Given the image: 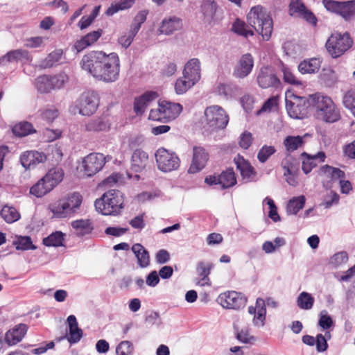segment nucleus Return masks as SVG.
Listing matches in <instances>:
<instances>
[{"label": "nucleus", "instance_id": "nucleus-25", "mask_svg": "<svg viewBox=\"0 0 355 355\" xmlns=\"http://www.w3.org/2000/svg\"><path fill=\"white\" fill-rule=\"evenodd\" d=\"M234 162L237 169L245 182L255 180L256 172L248 161L238 156L236 158H234Z\"/></svg>", "mask_w": 355, "mask_h": 355}, {"label": "nucleus", "instance_id": "nucleus-43", "mask_svg": "<svg viewBox=\"0 0 355 355\" xmlns=\"http://www.w3.org/2000/svg\"><path fill=\"white\" fill-rule=\"evenodd\" d=\"M306 198L304 196L294 197L287 205L286 211L289 214H296L304 206Z\"/></svg>", "mask_w": 355, "mask_h": 355}, {"label": "nucleus", "instance_id": "nucleus-54", "mask_svg": "<svg viewBox=\"0 0 355 355\" xmlns=\"http://www.w3.org/2000/svg\"><path fill=\"white\" fill-rule=\"evenodd\" d=\"M213 265L209 262L200 261L197 264L196 270L198 274L202 277V280H209L208 275Z\"/></svg>", "mask_w": 355, "mask_h": 355}, {"label": "nucleus", "instance_id": "nucleus-48", "mask_svg": "<svg viewBox=\"0 0 355 355\" xmlns=\"http://www.w3.org/2000/svg\"><path fill=\"white\" fill-rule=\"evenodd\" d=\"M304 144L303 138L300 136H288L284 141V144L288 151L292 152L301 147Z\"/></svg>", "mask_w": 355, "mask_h": 355}, {"label": "nucleus", "instance_id": "nucleus-29", "mask_svg": "<svg viewBox=\"0 0 355 355\" xmlns=\"http://www.w3.org/2000/svg\"><path fill=\"white\" fill-rule=\"evenodd\" d=\"M103 31L102 29H98L97 31L87 33L86 35L75 42L73 48L76 50L77 52H80L81 51L97 42V40L103 35Z\"/></svg>", "mask_w": 355, "mask_h": 355}, {"label": "nucleus", "instance_id": "nucleus-11", "mask_svg": "<svg viewBox=\"0 0 355 355\" xmlns=\"http://www.w3.org/2000/svg\"><path fill=\"white\" fill-rule=\"evenodd\" d=\"M105 162L103 154L92 153L82 159L80 170L86 177H92L102 170Z\"/></svg>", "mask_w": 355, "mask_h": 355}, {"label": "nucleus", "instance_id": "nucleus-37", "mask_svg": "<svg viewBox=\"0 0 355 355\" xmlns=\"http://www.w3.org/2000/svg\"><path fill=\"white\" fill-rule=\"evenodd\" d=\"M135 0H118L113 2L105 11L107 16H112L115 13L128 9L132 6Z\"/></svg>", "mask_w": 355, "mask_h": 355}, {"label": "nucleus", "instance_id": "nucleus-21", "mask_svg": "<svg viewBox=\"0 0 355 355\" xmlns=\"http://www.w3.org/2000/svg\"><path fill=\"white\" fill-rule=\"evenodd\" d=\"M20 162L22 166L26 169L35 168L37 164L43 163L46 159L44 153L37 150H28L24 152L20 155Z\"/></svg>", "mask_w": 355, "mask_h": 355}, {"label": "nucleus", "instance_id": "nucleus-58", "mask_svg": "<svg viewBox=\"0 0 355 355\" xmlns=\"http://www.w3.org/2000/svg\"><path fill=\"white\" fill-rule=\"evenodd\" d=\"M343 105L355 116V92H347L345 94Z\"/></svg>", "mask_w": 355, "mask_h": 355}, {"label": "nucleus", "instance_id": "nucleus-3", "mask_svg": "<svg viewBox=\"0 0 355 355\" xmlns=\"http://www.w3.org/2000/svg\"><path fill=\"white\" fill-rule=\"evenodd\" d=\"M310 101L317 119L327 123H334L340 119V110L330 97L315 94L310 96Z\"/></svg>", "mask_w": 355, "mask_h": 355}, {"label": "nucleus", "instance_id": "nucleus-26", "mask_svg": "<svg viewBox=\"0 0 355 355\" xmlns=\"http://www.w3.org/2000/svg\"><path fill=\"white\" fill-rule=\"evenodd\" d=\"M30 60L28 52L24 49H16L8 51L0 57V66H6L10 62L28 61Z\"/></svg>", "mask_w": 355, "mask_h": 355}, {"label": "nucleus", "instance_id": "nucleus-27", "mask_svg": "<svg viewBox=\"0 0 355 355\" xmlns=\"http://www.w3.org/2000/svg\"><path fill=\"white\" fill-rule=\"evenodd\" d=\"M28 327L25 324L16 325L13 329L6 332L5 336L6 343L9 345H15L19 343L25 336Z\"/></svg>", "mask_w": 355, "mask_h": 355}, {"label": "nucleus", "instance_id": "nucleus-17", "mask_svg": "<svg viewBox=\"0 0 355 355\" xmlns=\"http://www.w3.org/2000/svg\"><path fill=\"white\" fill-rule=\"evenodd\" d=\"M208 185L220 184L222 189L233 187L236 183V178L233 168H227L223 171L219 175H209L205 180Z\"/></svg>", "mask_w": 355, "mask_h": 355}, {"label": "nucleus", "instance_id": "nucleus-61", "mask_svg": "<svg viewBox=\"0 0 355 355\" xmlns=\"http://www.w3.org/2000/svg\"><path fill=\"white\" fill-rule=\"evenodd\" d=\"M177 70L176 64L173 62H169L164 65L160 69V76L162 78H168L173 76Z\"/></svg>", "mask_w": 355, "mask_h": 355}, {"label": "nucleus", "instance_id": "nucleus-55", "mask_svg": "<svg viewBox=\"0 0 355 355\" xmlns=\"http://www.w3.org/2000/svg\"><path fill=\"white\" fill-rule=\"evenodd\" d=\"M234 329L236 332V338L241 343L248 344L254 340V338L250 334L248 328L246 327L239 329L237 327H234Z\"/></svg>", "mask_w": 355, "mask_h": 355}, {"label": "nucleus", "instance_id": "nucleus-32", "mask_svg": "<svg viewBox=\"0 0 355 355\" xmlns=\"http://www.w3.org/2000/svg\"><path fill=\"white\" fill-rule=\"evenodd\" d=\"M149 162L148 154L141 150L137 149L134 151L131 159V168L135 172H140L146 168Z\"/></svg>", "mask_w": 355, "mask_h": 355}, {"label": "nucleus", "instance_id": "nucleus-56", "mask_svg": "<svg viewBox=\"0 0 355 355\" xmlns=\"http://www.w3.org/2000/svg\"><path fill=\"white\" fill-rule=\"evenodd\" d=\"M133 345L128 340L121 341L116 347V355H132Z\"/></svg>", "mask_w": 355, "mask_h": 355}, {"label": "nucleus", "instance_id": "nucleus-40", "mask_svg": "<svg viewBox=\"0 0 355 355\" xmlns=\"http://www.w3.org/2000/svg\"><path fill=\"white\" fill-rule=\"evenodd\" d=\"M71 226L76 230L78 236H84L92 232V223L89 220H76L71 223Z\"/></svg>", "mask_w": 355, "mask_h": 355}, {"label": "nucleus", "instance_id": "nucleus-47", "mask_svg": "<svg viewBox=\"0 0 355 355\" xmlns=\"http://www.w3.org/2000/svg\"><path fill=\"white\" fill-rule=\"evenodd\" d=\"M63 54L62 49H55L50 53L44 60L42 64L46 68H50L60 62Z\"/></svg>", "mask_w": 355, "mask_h": 355}, {"label": "nucleus", "instance_id": "nucleus-12", "mask_svg": "<svg viewBox=\"0 0 355 355\" xmlns=\"http://www.w3.org/2000/svg\"><path fill=\"white\" fill-rule=\"evenodd\" d=\"M182 111V106L178 103L159 100L157 108V121L168 123L176 119Z\"/></svg>", "mask_w": 355, "mask_h": 355}, {"label": "nucleus", "instance_id": "nucleus-59", "mask_svg": "<svg viewBox=\"0 0 355 355\" xmlns=\"http://www.w3.org/2000/svg\"><path fill=\"white\" fill-rule=\"evenodd\" d=\"M284 81L288 84L300 85L301 83L295 76L292 71L287 67L283 65L282 68Z\"/></svg>", "mask_w": 355, "mask_h": 355}, {"label": "nucleus", "instance_id": "nucleus-4", "mask_svg": "<svg viewBox=\"0 0 355 355\" xmlns=\"http://www.w3.org/2000/svg\"><path fill=\"white\" fill-rule=\"evenodd\" d=\"M248 24L268 41L273 30V22L270 13L261 6L252 7L247 15Z\"/></svg>", "mask_w": 355, "mask_h": 355}, {"label": "nucleus", "instance_id": "nucleus-50", "mask_svg": "<svg viewBox=\"0 0 355 355\" xmlns=\"http://www.w3.org/2000/svg\"><path fill=\"white\" fill-rule=\"evenodd\" d=\"M320 79L328 87H331L337 81V76L331 68H324L320 75Z\"/></svg>", "mask_w": 355, "mask_h": 355}, {"label": "nucleus", "instance_id": "nucleus-52", "mask_svg": "<svg viewBox=\"0 0 355 355\" xmlns=\"http://www.w3.org/2000/svg\"><path fill=\"white\" fill-rule=\"evenodd\" d=\"M232 31L242 36L248 37V36L253 35V31L248 29L245 22L237 19L232 26Z\"/></svg>", "mask_w": 355, "mask_h": 355}, {"label": "nucleus", "instance_id": "nucleus-18", "mask_svg": "<svg viewBox=\"0 0 355 355\" xmlns=\"http://www.w3.org/2000/svg\"><path fill=\"white\" fill-rule=\"evenodd\" d=\"M319 175L322 178L323 187L326 189H331V183L339 179L344 178L345 173L338 168L326 164L320 167Z\"/></svg>", "mask_w": 355, "mask_h": 355}, {"label": "nucleus", "instance_id": "nucleus-51", "mask_svg": "<svg viewBox=\"0 0 355 355\" xmlns=\"http://www.w3.org/2000/svg\"><path fill=\"white\" fill-rule=\"evenodd\" d=\"M17 250H35L36 247L33 244L30 236H19L17 241H14Z\"/></svg>", "mask_w": 355, "mask_h": 355}, {"label": "nucleus", "instance_id": "nucleus-57", "mask_svg": "<svg viewBox=\"0 0 355 355\" xmlns=\"http://www.w3.org/2000/svg\"><path fill=\"white\" fill-rule=\"evenodd\" d=\"M275 152L276 150L274 146L265 145L259 150L257 158L260 162L264 163Z\"/></svg>", "mask_w": 355, "mask_h": 355}, {"label": "nucleus", "instance_id": "nucleus-42", "mask_svg": "<svg viewBox=\"0 0 355 355\" xmlns=\"http://www.w3.org/2000/svg\"><path fill=\"white\" fill-rule=\"evenodd\" d=\"M64 240V234L60 231L53 232L49 236L43 239V244L47 247L62 246Z\"/></svg>", "mask_w": 355, "mask_h": 355}, {"label": "nucleus", "instance_id": "nucleus-60", "mask_svg": "<svg viewBox=\"0 0 355 355\" xmlns=\"http://www.w3.org/2000/svg\"><path fill=\"white\" fill-rule=\"evenodd\" d=\"M318 325L323 329H328L333 325L332 318L328 315L326 310H322L320 313Z\"/></svg>", "mask_w": 355, "mask_h": 355}, {"label": "nucleus", "instance_id": "nucleus-16", "mask_svg": "<svg viewBox=\"0 0 355 355\" xmlns=\"http://www.w3.org/2000/svg\"><path fill=\"white\" fill-rule=\"evenodd\" d=\"M180 159L172 153L165 148L157 150V166L163 172H170L179 167Z\"/></svg>", "mask_w": 355, "mask_h": 355}, {"label": "nucleus", "instance_id": "nucleus-14", "mask_svg": "<svg viewBox=\"0 0 355 355\" xmlns=\"http://www.w3.org/2000/svg\"><path fill=\"white\" fill-rule=\"evenodd\" d=\"M311 105L310 99L304 97L292 96L291 99L286 98V108L288 115L293 119H302L307 114V108Z\"/></svg>", "mask_w": 355, "mask_h": 355}, {"label": "nucleus", "instance_id": "nucleus-53", "mask_svg": "<svg viewBox=\"0 0 355 355\" xmlns=\"http://www.w3.org/2000/svg\"><path fill=\"white\" fill-rule=\"evenodd\" d=\"M340 197L334 191H330L327 193L324 198L322 202L320 204V206L324 207L325 209H329L333 205H338L339 202Z\"/></svg>", "mask_w": 355, "mask_h": 355}, {"label": "nucleus", "instance_id": "nucleus-6", "mask_svg": "<svg viewBox=\"0 0 355 355\" xmlns=\"http://www.w3.org/2000/svg\"><path fill=\"white\" fill-rule=\"evenodd\" d=\"M204 128L213 132L226 128L229 122V116L223 108L218 105H212L205 110Z\"/></svg>", "mask_w": 355, "mask_h": 355}, {"label": "nucleus", "instance_id": "nucleus-23", "mask_svg": "<svg viewBox=\"0 0 355 355\" xmlns=\"http://www.w3.org/2000/svg\"><path fill=\"white\" fill-rule=\"evenodd\" d=\"M289 12L291 16L302 17L309 23L316 24V17L311 11L306 9L300 0H292L291 1Z\"/></svg>", "mask_w": 355, "mask_h": 355}, {"label": "nucleus", "instance_id": "nucleus-63", "mask_svg": "<svg viewBox=\"0 0 355 355\" xmlns=\"http://www.w3.org/2000/svg\"><path fill=\"white\" fill-rule=\"evenodd\" d=\"M252 141V134L249 132H245L241 135L239 145L244 149H248Z\"/></svg>", "mask_w": 355, "mask_h": 355}, {"label": "nucleus", "instance_id": "nucleus-64", "mask_svg": "<svg viewBox=\"0 0 355 355\" xmlns=\"http://www.w3.org/2000/svg\"><path fill=\"white\" fill-rule=\"evenodd\" d=\"M343 153L349 159H355V141L343 147Z\"/></svg>", "mask_w": 355, "mask_h": 355}, {"label": "nucleus", "instance_id": "nucleus-8", "mask_svg": "<svg viewBox=\"0 0 355 355\" xmlns=\"http://www.w3.org/2000/svg\"><path fill=\"white\" fill-rule=\"evenodd\" d=\"M352 43L349 33H335L328 39L326 48L331 56L336 58L346 52L352 46Z\"/></svg>", "mask_w": 355, "mask_h": 355}, {"label": "nucleus", "instance_id": "nucleus-19", "mask_svg": "<svg viewBox=\"0 0 355 355\" xmlns=\"http://www.w3.org/2000/svg\"><path fill=\"white\" fill-rule=\"evenodd\" d=\"M257 81L260 87L267 89L269 87H277L280 85V80L277 77L272 68L268 67H261L257 74Z\"/></svg>", "mask_w": 355, "mask_h": 355}, {"label": "nucleus", "instance_id": "nucleus-44", "mask_svg": "<svg viewBox=\"0 0 355 355\" xmlns=\"http://www.w3.org/2000/svg\"><path fill=\"white\" fill-rule=\"evenodd\" d=\"M315 300L313 297L307 292H302L297 298V305L301 309L309 310L312 309Z\"/></svg>", "mask_w": 355, "mask_h": 355}, {"label": "nucleus", "instance_id": "nucleus-38", "mask_svg": "<svg viewBox=\"0 0 355 355\" xmlns=\"http://www.w3.org/2000/svg\"><path fill=\"white\" fill-rule=\"evenodd\" d=\"M12 132L17 137H23L36 132V130L32 123L22 121L14 125Z\"/></svg>", "mask_w": 355, "mask_h": 355}, {"label": "nucleus", "instance_id": "nucleus-28", "mask_svg": "<svg viewBox=\"0 0 355 355\" xmlns=\"http://www.w3.org/2000/svg\"><path fill=\"white\" fill-rule=\"evenodd\" d=\"M155 98V92L148 91L136 97L134 101V112L137 115H142L146 107Z\"/></svg>", "mask_w": 355, "mask_h": 355}, {"label": "nucleus", "instance_id": "nucleus-24", "mask_svg": "<svg viewBox=\"0 0 355 355\" xmlns=\"http://www.w3.org/2000/svg\"><path fill=\"white\" fill-rule=\"evenodd\" d=\"M183 26L182 20L177 16L166 17L159 26L160 34L165 35H173L175 31H180Z\"/></svg>", "mask_w": 355, "mask_h": 355}, {"label": "nucleus", "instance_id": "nucleus-39", "mask_svg": "<svg viewBox=\"0 0 355 355\" xmlns=\"http://www.w3.org/2000/svg\"><path fill=\"white\" fill-rule=\"evenodd\" d=\"M132 250L137 257L140 266L146 267L148 266L150 263L148 252L141 244H134L132 247Z\"/></svg>", "mask_w": 355, "mask_h": 355}, {"label": "nucleus", "instance_id": "nucleus-22", "mask_svg": "<svg viewBox=\"0 0 355 355\" xmlns=\"http://www.w3.org/2000/svg\"><path fill=\"white\" fill-rule=\"evenodd\" d=\"M254 66V59L250 53L243 54L238 61L233 75L238 78L247 77L252 71Z\"/></svg>", "mask_w": 355, "mask_h": 355}, {"label": "nucleus", "instance_id": "nucleus-33", "mask_svg": "<svg viewBox=\"0 0 355 355\" xmlns=\"http://www.w3.org/2000/svg\"><path fill=\"white\" fill-rule=\"evenodd\" d=\"M69 324V334L67 340L69 343H76L80 340L83 336V330L78 327L76 318L73 315H70L67 318Z\"/></svg>", "mask_w": 355, "mask_h": 355}, {"label": "nucleus", "instance_id": "nucleus-5", "mask_svg": "<svg viewBox=\"0 0 355 355\" xmlns=\"http://www.w3.org/2000/svg\"><path fill=\"white\" fill-rule=\"evenodd\" d=\"M62 169L53 168L30 188V193L41 198L52 191L63 179Z\"/></svg>", "mask_w": 355, "mask_h": 355}, {"label": "nucleus", "instance_id": "nucleus-9", "mask_svg": "<svg viewBox=\"0 0 355 355\" xmlns=\"http://www.w3.org/2000/svg\"><path fill=\"white\" fill-rule=\"evenodd\" d=\"M67 80L68 76L64 73L55 76L42 75L36 78L35 85L40 93H49L53 89H60Z\"/></svg>", "mask_w": 355, "mask_h": 355}, {"label": "nucleus", "instance_id": "nucleus-35", "mask_svg": "<svg viewBox=\"0 0 355 355\" xmlns=\"http://www.w3.org/2000/svg\"><path fill=\"white\" fill-rule=\"evenodd\" d=\"M216 8V3L213 0H205L202 2L201 12L205 23L210 24L214 21Z\"/></svg>", "mask_w": 355, "mask_h": 355}, {"label": "nucleus", "instance_id": "nucleus-45", "mask_svg": "<svg viewBox=\"0 0 355 355\" xmlns=\"http://www.w3.org/2000/svg\"><path fill=\"white\" fill-rule=\"evenodd\" d=\"M0 214L4 220L8 223H12L20 218L19 213L12 207L4 206Z\"/></svg>", "mask_w": 355, "mask_h": 355}, {"label": "nucleus", "instance_id": "nucleus-41", "mask_svg": "<svg viewBox=\"0 0 355 355\" xmlns=\"http://www.w3.org/2000/svg\"><path fill=\"white\" fill-rule=\"evenodd\" d=\"M40 118L50 124L58 116L59 111L55 105H47L39 110Z\"/></svg>", "mask_w": 355, "mask_h": 355}, {"label": "nucleus", "instance_id": "nucleus-34", "mask_svg": "<svg viewBox=\"0 0 355 355\" xmlns=\"http://www.w3.org/2000/svg\"><path fill=\"white\" fill-rule=\"evenodd\" d=\"M110 125L107 120L103 117H98L89 120L85 125V129L87 132H101L108 130Z\"/></svg>", "mask_w": 355, "mask_h": 355}, {"label": "nucleus", "instance_id": "nucleus-30", "mask_svg": "<svg viewBox=\"0 0 355 355\" xmlns=\"http://www.w3.org/2000/svg\"><path fill=\"white\" fill-rule=\"evenodd\" d=\"M184 78H190L197 83L200 79V62L197 58L189 60L185 64L183 70Z\"/></svg>", "mask_w": 355, "mask_h": 355}, {"label": "nucleus", "instance_id": "nucleus-13", "mask_svg": "<svg viewBox=\"0 0 355 355\" xmlns=\"http://www.w3.org/2000/svg\"><path fill=\"white\" fill-rule=\"evenodd\" d=\"M216 301L225 309L238 310L245 306L247 298L241 293L232 291L220 293Z\"/></svg>", "mask_w": 355, "mask_h": 355}, {"label": "nucleus", "instance_id": "nucleus-15", "mask_svg": "<svg viewBox=\"0 0 355 355\" xmlns=\"http://www.w3.org/2000/svg\"><path fill=\"white\" fill-rule=\"evenodd\" d=\"M98 105V95L94 92H87L80 96L76 107L80 114L90 116L96 112Z\"/></svg>", "mask_w": 355, "mask_h": 355}, {"label": "nucleus", "instance_id": "nucleus-10", "mask_svg": "<svg viewBox=\"0 0 355 355\" xmlns=\"http://www.w3.org/2000/svg\"><path fill=\"white\" fill-rule=\"evenodd\" d=\"M322 4L328 11L340 15L345 21H350L355 16V0L347 1L323 0Z\"/></svg>", "mask_w": 355, "mask_h": 355}, {"label": "nucleus", "instance_id": "nucleus-46", "mask_svg": "<svg viewBox=\"0 0 355 355\" xmlns=\"http://www.w3.org/2000/svg\"><path fill=\"white\" fill-rule=\"evenodd\" d=\"M196 83L190 78L183 77L179 78L175 84V90L178 94H184L188 89L192 87Z\"/></svg>", "mask_w": 355, "mask_h": 355}, {"label": "nucleus", "instance_id": "nucleus-20", "mask_svg": "<svg viewBox=\"0 0 355 355\" xmlns=\"http://www.w3.org/2000/svg\"><path fill=\"white\" fill-rule=\"evenodd\" d=\"M209 159L208 153L202 146L193 148V158L188 170L189 173H196L205 168Z\"/></svg>", "mask_w": 355, "mask_h": 355}, {"label": "nucleus", "instance_id": "nucleus-31", "mask_svg": "<svg viewBox=\"0 0 355 355\" xmlns=\"http://www.w3.org/2000/svg\"><path fill=\"white\" fill-rule=\"evenodd\" d=\"M302 157V171L305 174H308L311 170L317 166L316 159L323 162L326 158V155L323 151H320L314 155H310L306 153H303Z\"/></svg>", "mask_w": 355, "mask_h": 355}, {"label": "nucleus", "instance_id": "nucleus-1", "mask_svg": "<svg viewBox=\"0 0 355 355\" xmlns=\"http://www.w3.org/2000/svg\"><path fill=\"white\" fill-rule=\"evenodd\" d=\"M80 65L96 79L105 83H113L119 78L120 60L116 53L91 51L83 56Z\"/></svg>", "mask_w": 355, "mask_h": 355}, {"label": "nucleus", "instance_id": "nucleus-62", "mask_svg": "<svg viewBox=\"0 0 355 355\" xmlns=\"http://www.w3.org/2000/svg\"><path fill=\"white\" fill-rule=\"evenodd\" d=\"M316 350L318 352H324L328 348L327 338L322 334H319L315 337Z\"/></svg>", "mask_w": 355, "mask_h": 355}, {"label": "nucleus", "instance_id": "nucleus-2", "mask_svg": "<svg viewBox=\"0 0 355 355\" xmlns=\"http://www.w3.org/2000/svg\"><path fill=\"white\" fill-rule=\"evenodd\" d=\"M96 210L104 216H117L124 208V195L119 190H108L95 200Z\"/></svg>", "mask_w": 355, "mask_h": 355}, {"label": "nucleus", "instance_id": "nucleus-36", "mask_svg": "<svg viewBox=\"0 0 355 355\" xmlns=\"http://www.w3.org/2000/svg\"><path fill=\"white\" fill-rule=\"evenodd\" d=\"M321 66V61L319 58H311L309 60H304L298 65V70L300 73H315L318 71Z\"/></svg>", "mask_w": 355, "mask_h": 355}, {"label": "nucleus", "instance_id": "nucleus-49", "mask_svg": "<svg viewBox=\"0 0 355 355\" xmlns=\"http://www.w3.org/2000/svg\"><path fill=\"white\" fill-rule=\"evenodd\" d=\"M138 26L131 28L128 32L125 33L118 39V42L124 48L127 49L133 42L134 37L138 33Z\"/></svg>", "mask_w": 355, "mask_h": 355}, {"label": "nucleus", "instance_id": "nucleus-7", "mask_svg": "<svg viewBox=\"0 0 355 355\" xmlns=\"http://www.w3.org/2000/svg\"><path fill=\"white\" fill-rule=\"evenodd\" d=\"M82 196L78 193H73L67 198L60 199L51 206V211L57 218H64L71 216L80 206Z\"/></svg>", "mask_w": 355, "mask_h": 355}]
</instances>
